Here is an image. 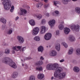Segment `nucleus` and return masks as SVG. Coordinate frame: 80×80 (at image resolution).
<instances>
[{
	"instance_id": "4c0bfd02",
	"label": "nucleus",
	"mask_w": 80,
	"mask_h": 80,
	"mask_svg": "<svg viewBox=\"0 0 80 80\" xmlns=\"http://www.w3.org/2000/svg\"><path fill=\"white\" fill-rule=\"evenodd\" d=\"M14 10V6H12L11 7V9L10 10V12H13Z\"/></svg>"
},
{
	"instance_id": "20e7f679",
	"label": "nucleus",
	"mask_w": 80,
	"mask_h": 80,
	"mask_svg": "<svg viewBox=\"0 0 80 80\" xmlns=\"http://www.w3.org/2000/svg\"><path fill=\"white\" fill-rule=\"evenodd\" d=\"M43 61H42L40 60L38 61L35 63V65H36V66H37L36 68V70H38L39 71H41L42 70V69H43L42 67L38 65H43Z\"/></svg>"
},
{
	"instance_id": "f704fd0d",
	"label": "nucleus",
	"mask_w": 80,
	"mask_h": 80,
	"mask_svg": "<svg viewBox=\"0 0 80 80\" xmlns=\"http://www.w3.org/2000/svg\"><path fill=\"white\" fill-rule=\"evenodd\" d=\"M62 44L63 45L65 48H67V47H68V45L65 42H62Z\"/></svg>"
},
{
	"instance_id": "423d86ee",
	"label": "nucleus",
	"mask_w": 80,
	"mask_h": 80,
	"mask_svg": "<svg viewBox=\"0 0 80 80\" xmlns=\"http://www.w3.org/2000/svg\"><path fill=\"white\" fill-rule=\"evenodd\" d=\"M39 30L40 29L39 28L37 27L34 28L32 32V35H37V34L38 33Z\"/></svg>"
},
{
	"instance_id": "6e6552de",
	"label": "nucleus",
	"mask_w": 80,
	"mask_h": 80,
	"mask_svg": "<svg viewBox=\"0 0 80 80\" xmlns=\"http://www.w3.org/2000/svg\"><path fill=\"white\" fill-rule=\"evenodd\" d=\"M19 43H23L24 42L23 38L20 36H18L17 37Z\"/></svg>"
},
{
	"instance_id": "4be33fe9",
	"label": "nucleus",
	"mask_w": 80,
	"mask_h": 80,
	"mask_svg": "<svg viewBox=\"0 0 80 80\" xmlns=\"http://www.w3.org/2000/svg\"><path fill=\"white\" fill-rule=\"evenodd\" d=\"M38 78L40 80H41L44 78V75L43 74H39L38 76Z\"/></svg>"
},
{
	"instance_id": "393cba45",
	"label": "nucleus",
	"mask_w": 80,
	"mask_h": 80,
	"mask_svg": "<svg viewBox=\"0 0 80 80\" xmlns=\"http://www.w3.org/2000/svg\"><path fill=\"white\" fill-rule=\"evenodd\" d=\"M75 12L77 13L80 14V8L79 7H77L75 9Z\"/></svg>"
},
{
	"instance_id": "8fccbe9b",
	"label": "nucleus",
	"mask_w": 80,
	"mask_h": 80,
	"mask_svg": "<svg viewBox=\"0 0 80 80\" xmlns=\"http://www.w3.org/2000/svg\"><path fill=\"white\" fill-rule=\"evenodd\" d=\"M44 1L45 3H47V2H48V0H44Z\"/></svg>"
},
{
	"instance_id": "f3484780",
	"label": "nucleus",
	"mask_w": 80,
	"mask_h": 80,
	"mask_svg": "<svg viewBox=\"0 0 80 80\" xmlns=\"http://www.w3.org/2000/svg\"><path fill=\"white\" fill-rule=\"evenodd\" d=\"M29 23L31 26L35 25V22L33 19H31L29 21Z\"/></svg>"
},
{
	"instance_id": "37998d69",
	"label": "nucleus",
	"mask_w": 80,
	"mask_h": 80,
	"mask_svg": "<svg viewBox=\"0 0 80 80\" xmlns=\"http://www.w3.org/2000/svg\"><path fill=\"white\" fill-rule=\"evenodd\" d=\"M63 62H65V59H61V60H60V62H61V63Z\"/></svg>"
},
{
	"instance_id": "a19ab883",
	"label": "nucleus",
	"mask_w": 80,
	"mask_h": 80,
	"mask_svg": "<svg viewBox=\"0 0 80 80\" xmlns=\"http://www.w3.org/2000/svg\"><path fill=\"white\" fill-rule=\"evenodd\" d=\"M45 22H46L45 20L43 19L42 20V24H43V23H45Z\"/></svg>"
},
{
	"instance_id": "b1692460",
	"label": "nucleus",
	"mask_w": 80,
	"mask_h": 80,
	"mask_svg": "<svg viewBox=\"0 0 80 80\" xmlns=\"http://www.w3.org/2000/svg\"><path fill=\"white\" fill-rule=\"evenodd\" d=\"M38 52H43V47L42 46H40L38 48Z\"/></svg>"
},
{
	"instance_id": "c9c22d12",
	"label": "nucleus",
	"mask_w": 80,
	"mask_h": 80,
	"mask_svg": "<svg viewBox=\"0 0 80 80\" xmlns=\"http://www.w3.org/2000/svg\"><path fill=\"white\" fill-rule=\"evenodd\" d=\"M32 58L30 57H26L25 59V60H32Z\"/></svg>"
},
{
	"instance_id": "9d476101",
	"label": "nucleus",
	"mask_w": 80,
	"mask_h": 80,
	"mask_svg": "<svg viewBox=\"0 0 80 80\" xmlns=\"http://www.w3.org/2000/svg\"><path fill=\"white\" fill-rule=\"evenodd\" d=\"M41 30L40 32V34H43L45 33L46 30V27L45 26H41L40 28Z\"/></svg>"
},
{
	"instance_id": "cd10ccee",
	"label": "nucleus",
	"mask_w": 80,
	"mask_h": 80,
	"mask_svg": "<svg viewBox=\"0 0 80 80\" xmlns=\"http://www.w3.org/2000/svg\"><path fill=\"white\" fill-rule=\"evenodd\" d=\"M10 50L6 49L5 50L4 53H5V54H6V55H8L9 54H10Z\"/></svg>"
},
{
	"instance_id": "c03bdc74",
	"label": "nucleus",
	"mask_w": 80,
	"mask_h": 80,
	"mask_svg": "<svg viewBox=\"0 0 80 80\" xmlns=\"http://www.w3.org/2000/svg\"><path fill=\"white\" fill-rule=\"evenodd\" d=\"M54 13H56L57 14H58V13H59V12H58V11H55L54 12Z\"/></svg>"
},
{
	"instance_id": "09e8293b",
	"label": "nucleus",
	"mask_w": 80,
	"mask_h": 80,
	"mask_svg": "<svg viewBox=\"0 0 80 80\" xmlns=\"http://www.w3.org/2000/svg\"><path fill=\"white\" fill-rule=\"evenodd\" d=\"M46 16H47V17H49V13H46L45 14Z\"/></svg>"
},
{
	"instance_id": "49530a36",
	"label": "nucleus",
	"mask_w": 80,
	"mask_h": 80,
	"mask_svg": "<svg viewBox=\"0 0 80 80\" xmlns=\"http://www.w3.org/2000/svg\"><path fill=\"white\" fill-rule=\"evenodd\" d=\"M59 30H58L57 31H56V34L58 35H59Z\"/></svg>"
},
{
	"instance_id": "680f3d73",
	"label": "nucleus",
	"mask_w": 80,
	"mask_h": 80,
	"mask_svg": "<svg viewBox=\"0 0 80 80\" xmlns=\"http://www.w3.org/2000/svg\"><path fill=\"white\" fill-rule=\"evenodd\" d=\"M47 48H48V46H47Z\"/></svg>"
},
{
	"instance_id": "a211bd4d",
	"label": "nucleus",
	"mask_w": 80,
	"mask_h": 80,
	"mask_svg": "<svg viewBox=\"0 0 80 80\" xmlns=\"http://www.w3.org/2000/svg\"><path fill=\"white\" fill-rule=\"evenodd\" d=\"M64 23V22L62 21V23L59 25L58 27L60 30H63L64 28V25L63 24Z\"/></svg>"
},
{
	"instance_id": "7c9ffc66",
	"label": "nucleus",
	"mask_w": 80,
	"mask_h": 80,
	"mask_svg": "<svg viewBox=\"0 0 80 80\" xmlns=\"http://www.w3.org/2000/svg\"><path fill=\"white\" fill-rule=\"evenodd\" d=\"M53 3H54V5L55 6H58V5L60 4V2L57 1H54Z\"/></svg>"
},
{
	"instance_id": "bb28decb",
	"label": "nucleus",
	"mask_w": 80,
	"mask_h": 80,
	"mask_svg": "<svg viewBox=\"0 0 80 80\" xmlns=\"http://www.w3.org/2000/svg\"><path fill=\"white\" fill-rule=\"evenodd\" d=\"M34 39L37 42H38L40 40V37L38 36H36L34 38Z\"/></svg>"
},
{
	"instance_id": "ddd939ff",
	"label": "nucleus",
	"mask_w": 80,
	"mask_h": 80,
	"mask_svg": "<svg viewBox=\"0 0 80 80\" xmlns=\"http://www.w3.org/2000/svg\"><path fill=\"white\" fill-rule=\"evenodd\" d=\"M33 16H34V17H36L38 20H40V19H41V18H42V15L39 13L34 14L33 15Z\"/></svg>"
},
{
	"instance_id": "a878e982",
	"label": "nucleus",
	"mask_w": 80,
	"mask_h": 80,
	"mask_svg": "<svg viewBox=\"0 0 80 80\" xmlns=\"http://www.w3.org/2000/svg\"><path fill=\"white\" fill-rule=\"evenodd\" d=\"M73 48H71L69 50L68 54L69 55H71V54L73 53Z\"/></svg>"
},
{
	"instance_id": "5fc2aeb1",
	"label": "nucleus",
	"mask_w": 80,
	"mask_h": 80,
	"mask_svg": "<svg viewBox=\"0 0 80 80\" xmlns=\"http://www.w3.org/2000/svg\"><path fill=\"white\" fill-rule=\"evenodd\" d=\"M72 1H73V2H76L77 1V0H72Z\"/></svg>"
},
{
	"instance_id": "412c9836",
	"label": "nucleus",
	"mask_w": 80,
	"mask_h": 80,
	"mask_svg": "<svg viewBox=\"0 0 80 80\" xmlns=\"http://www.w3.org/2000/svg\"><path fill=\"white\" fill-rule=\"evenodd\" d=\"M73 70L75 72H76V73H78V72H80V69L79 68H78V67L77 66H76L74 68Z\"/></svg>"
},
{
	"instance_id": "5701e85b",
	"label": "nucleus",
	"mask_w": 80,
	"mask_h": 80,
	"mask_svg": "<svg viewBox=\"0 0 80 80\" xmlns=\"http://www.w3.org/2000/svg\"><path fill=\"white\" fill-rule=\"evenodd\" d=\"M18 76V73L17 72H14L13 73L12 75L11 76V77L13 78H15L17 77Z\"/></svg>"
},
{
	"instance_id": "0eeeda50",
	"label": "nucleus",
	"mask_w": 80,
	"mask_h": 80,
	"mask_svg": "<svg viewBox=\"0 0 80 80\" xmlns=\"http://www.w3.org/2000/svg\"><path fill=\"white\" fill-rule=\"evenodd\" d=\"M20 12H18V14L20 15H22V16H25L26 14L27 13V11L25 9H21Z\"/></svg>"
},
{
	"instance_id": "dca6fc26",
	"label": "nucleus",
	"mask_w": 80,
	"mask_h": 80,
	"mask_svg": "<svg viewBox=\"0 0 80 80\" xmlns=\"http://www.w3.org/2000/svg\"><path fill=\"white\" fill-rule=\"evenodd\" d=\"M69 40L70 42H74L75 40V38L73 35H71L69 38Z\"/></svg>"
},
{
	"instance_id": "ea45409f",
	"label": "nucleus",
	"mask_w": 80,
	"mask_h": 80,
	"mask_svg": "<svg viewBox=\"0 0 80 80\" xmlns=\"http://www.w3.org/2000/svg\"><path fill=\"white\" fill-rule=\"evenodd\" d=\"M25 50H26V48L25 47H23L22 48V52H24Z\"/></svg>"
},
{
	"instance_id": "864d4df0",
	"label": "nucleus",
	"mask_w": 80,
	"mask_h": 80,
	"mask_svg": "<svg viewBox=\"0 0 80 80\" xmlns=\"http://www.w3.org/2000/svg\"><path fill=\"white\" fill-rule=\"evenodd\" d=\"M51 80H53V79H55V78H53V77H51Z\"/></svg>"
},
{
	"instance_id": "58836bf2",
	"label": "nucleus",
	"mask_w": 80,
	"mask_h": 80,
	"mask_svg": "<svg viewBox=\"0 0 80 80\" xmlns=\"http://www.w3.org/2000/svg\"><path fill=\"white\" fill-rule=\"evenodd\" d=\"M3 55V51H0V57H2V56Z\"/></svg>"
},
{
	"instance_id": "6ab92c4d",
	"label": "nucleus",
	"mask_w": 80,
	"mask_h": 80,
	"mask_svg": "<svg viewBox=\"0 0 80 80\" xmlns=\"http://www.w3.org/2000/svg\"><path fill=\"white\" fill-rule=\"evenodd\" d=\"M22 47V46H15L13 48V49L15 51H18V50L21 49Z\"/></svg>"
},
{
	"instance_id": "f8f14e48",
	"label": "nucleus",
	"mask_w": 80,
	"mask_h": 80,
	"mask_svg": "<svg viewBox=\"0 0 80 80\" xmlns=\"http://www.w3.org/2000/svg\"><path fill=\"white\" fill-rule=\"evenodd\" d=\"M49 55L51 57H55L57 55V51L55 50L52 51L50 52Z\"/></svg>"
},
{
	"instance_id": "9b49d317",
	"label": "nucleus",
	"mask_w": 80,
	"mask_h": 80,
	"mask_svg": "<svg viewBox=\"0 0 80 80\" xmlns=\"http://www.w3.org/2000/svg\"><path fill=\"white\" fill-rule=\"evenodd\" d=\"M48 23L50 27H53L55 25V21L54 20H50L48 22Z\"/></svg>"
},
{
	"instance_id": "e433bc0d",
	"label": "nucleus",
	"mask_w": 80,
	"mask_h": 80,
	"mask_svg": "<svg viewBox=\"0 0 80 80\" xmlns=\"http://www.w3.org/2000/svg\"><path fill=\"white\" fill-rule=\"evenodd\" d=\"M48 7H50V4H47L44 6V7L45 8H47Z\"/></svg>"
},
{
	"instance_id": "bf43d9fd",
	"label": "nucleus",
	"mask_w": 80,
	"mask_h": 80,
	"mask_svg": "<svg viewBox=\"0 0 80 80\" xmlns=\"http://www.w3.org/2000/svg\"><path fill=\"white\" fill-rule=\"evenodd\" d=\"M3 45H5V43H4V44H3Z\"/></svg>"
},
{
	"instance_id": "c85d7f7f",
	"label": "nucleus",
	"mask_w": 80,
	"mask_h": 80,
	"mask_svg": "<svg viewBox=\"0 0 80 80\" xmlns=\"http://www.w3.org/2000/svg\"><path fill=\"white\" fill-rule=\"evenodd\" d=\"M76 54L77 55H80V48H78L76 50Z\"/></svg>"
},
{
	"instance_id": "de8ad7c7",
	"label": "nucleus",
	"mask_w": 80,
	"mask_h": 80,
	"mask_svg": "<svg viewBox=\"0 0 80 80\" xmlns=\"http://www.w3.org/2000/svg\"><path fill=\"white\" fill-rule=\"evenodd\" d=\"M22 66H23H23H25V67H27V64H25L22 63Z\"/></svg>"
},
{
	"instance_id": "a18cd8bd",
	"label": "nucleus",
	"mask_w": 80,
	"mask_h": 80,
	"mask_svg": "<svg viewBox=\"0 0 80 80\" xmlns=\"http://www.w3.org/2000/svg\"><path fill=\"white\" fill-rule=\"evenodd\" d=\"M40 60H44V58H43L42 56H41L40 58Z\"/></svg>"
},
{
	"instance_id": "4468645a",
	"label": "nucleus",
	"mask_w": 80,
	"mask_h": 80,
	"mask_svg": "<svg viewBox=\"0 0 80 80\" xmlns=\"http://www.w3.org/2000/svg\"><path fill=\"white\" fill-rule=\"evenodd\" d=\"M64 32L65 34L67 35V34H68L69 32H70V29L68 28H66L64 29Z\"/></svg>"
},
{
	"instance_id": "13d9d810",
	"label": "nucleus",
	"mask_w": 80,
	"mask_h": 80,
	"mask_svg": "<svg viewBox=\"0 0 80 80\" xmlns=\"http://www.w3.org/2000/svg\"><path fill=\"white\" fill-rule=\"evenodd\" d=\"M27 19V18H25L24 19V20H26Z\"/></svg>"
},
{
	"instance_id": "473e14b6",
	"label": "nucleus",
	"mask_w": 80,
	"mask_h": 80,
	"mask_svg": "<svg viewBox=\"0 0 80 80\" xmlns=\"http://www.w3.org/2000/svg\"><path fill=\"white\" fill-rule=\"evenodd\" d=\"M12 30L10 29L7 31V33L8 35H11L12 33Z\"/></svg>"
},
{
	"instance_id": "603ef678",
	"label": "nucleus",
	"mask_w": 80,
	"mask_h": 80,
	"mask_svg": "<svg viewBox=\"0 0 80 80\" xmlns=\"http://www.w3.org/2000/svg\"><path fill=\"white\" fill-rule=\"evenodd\" d=\"M18 18H19V17H17L16 18V21L17 20H18Z\"/></svg>"
},
{
	"instance_id": "4d7b16f0",
	"label": "nucleus",
	"mask_w": 80,
	"mask_h": 80,
	"mask_svg": "<svg viewBox=\"0 0 80 80\" xmlns=\"http://www.w3.org/2000/svg\"><path fill=\"white\" fill-rule=\"evenodd\" d=\"M38 0H34V1L35 2H38Z\"/></svg>"
},
{
	"instance_id": "052dcab7",
	"label": "nucleus",
	"mask_w": 80,
	"mask_h": 80,
	"mask_svg": "<svg viewBox=\"0 0 80 80\" xmlns=\"http://www.w3.org/2000/svg\"><path fill=\"white\" fill-rule=\"evenodd\" d=\"M21 61H23V60H22V59H21Z\"/></svg>"
},
{
	"instance_id": "72a5a7b5",
	"label": "nucleus",
	"mask_w": 80,
	"mask_h": 80,
	"mask_svg": "<svg viewBox=\"0 0 80 80\" xmlns=\"http://www.w3.org/2000/svg\"><path fill=\"white\" fill-rule=\"evenodd\" d=\"M35 80V78L33 76H30L29 78V80Z\"/></svg>"
},
{
	"instance_id": "e2e57ef3",
	"label": "nucleus",
	"mask_w": 80,
	"mask_h": 80,
	"mask_svg": "<svg viewBox=\"0 0 80 80\" xmlns=\"http://www.w3.org/2000/svg\"><path fill=\"white\" fill-rule=\"evenodd\" d=\"M2 0L3 1V0Z\"/></svg>"
},
{
	"instance_id": "7ed1b4c3",
	"label": "nucleus",
	"mask_w": 80,
	"mask_h": 80,
	"mask_svg": "<svg viewBox=\"0 0 80 80\" xmlns=\"http://www.w3.org/2000/svg\"><path fill=\"white\" fill-rule=\"evenodd\" d=\"M5 10H9L11 7V2L10 0H7L2 2Z\"/></svg>"
},
{
	"instance_id": "3c124183",
	"label": "nucleus",
	"mask_w": 80,
	"mask_h": 80,
	"mask_svg": "<svg viewBox=\"0 0 80 80\" xmlns=\"http://www.w3.org/2000/svg\"><path fill=\"white\" fill-rule=\"evenodd\" d=\"M73 63H77V61L75 60H73Z\"/></svg>"
},
{
	"instance_id": "79ce46f5",
	"label": "nucleus",
	"mask_w": 80,
	"mask_h": 80,
	"mask_svg": "<svg viewBox=\"0 0 80 80\" xmlns=\"http://www.w3.org/2000/svg\"><path fill=\"white\" fill-rule=\"evenodd\" d=\"M5 25H2V30H4V29H5Z\"/></svg>"
},
{
	"instance_id": "f257e3e1",
	"label": "nucleus",
	"mask_w": 80,
	"mask_h": 80,
	"mask_svg": "<svg viewBox=\"0 0 80 80\" xmlns=\"http://www.w3.org/2000/svg\"><path fill=\"white\" fill-rule=\"evenodd\" d=\"M46 69L48 70H55V71L54 74L55 78H58L59 79H63L65 78L66 72H63V68L61 67H58V64L55 63L54 64H48L46 66Z\"/></svg>"
},
{
	"instance_id": "c756f323",
	"label": "nucleus",
	"mask_w": 80,
	"mask_h": 80,
	"mask_svg": "<svg viewBox=\"0 0 80 80\" xmlns=\"http://www.w3.org/2000/svg\"><path fill=\"white\" fill-rule=\"evenodd\" d=\"M0 20L1 22L2 23H4V24H5L6 22H7V21L4 18H1Z\"/></svg>"
},
{
	"instance_id": "2f4dec72",
	"label": "nucleus",
	"mask_w": 80,
	"mask_h": 80,
	"mask_svg": "<svg viewBox=\"0 0 80 80\" xmlns=\"http://www.w3.org/2000/svg\"><path fill=\"white\" fill-rule=\"evenodd\" d=\"M71 0H62V2L63 4H67V2H69Z\"/></svg>"
},
{
	"instance_id": "39448f33",
	"label": "nucleus",
	"mask_w": 80,
	"mask_h": 80,
	"mask_svg": "<svg viewBox=\"0 0 80 80\" xmlns=\"http://www.w3.org/2000/svg\"><path fill=\"white\" fill-rule=\"evenodd\" d=\"M71 29L74 30L76 32H79L80 26L78 25H73L70 27Z\"/></svg>"
},
{
	"instance_id": "6e6d98bb",
	"label": "nucleus",
	"mask_w": 80,
	"mask_h": 80,
	"mask_svg": "<svg viewBox=\"0 0 80 80\" xmlns=\"http://www.w3.org/2000/svg\"><path fill=\"white\" fill-rule=\"evenodd\" d=\"M12 52L13 53H15V51L13 50L12 51Z\"/></svg>"
},
{
	"instance_id": "f03ea898",
	"label": "nucleus",
	"mask_w": 80,
	"mask_h": 80,
	"mask_svg": "<svg viewBox=\"0 0 80 80\" xmlns=\"http://www.w3.org/2000/svg\"><path fill=\"white\" fill-rule=\"evenodd\" d=\"M4 60L5 61V63H6V64H9V65L13 68H17V65H16V64L11 60H10L9 58H5L4 59Z\"/></svg>"
},
{
	"instance_id": "1a4fd4ad",
	"label": "nucleus",
	"mask_w": 80,
	"mask_h": 80,
	"mask_svg": "<svg viewBox=\"0 0 80 80\" xmlns=\"http://www.w3.org/2000/svg\"><path fill=\"white\" fill-rule=\"evenodd\" d=\"M52 38V34L48 33H46L44 36V38L46 40H49Z\"/></svg>"
},
{
	"instance_id": "aec40b11",
	"label": "nucleus",
	"mask_w": 80,
	"mask_h": 80,
	"mask_svg": "<svg viewBox=\"0 0 80 80\" xmlns=\"http://www.w3.org/2000/svg\"><path fill=\"white\" fill-rule=\"evenodd\" d=\"M55 48L57 51H60V44L59 43H57L55 46Z\"/></svg>"
},
{
	"instance_id": "2eb2a0df",
	"label": "nucleus",
	"mask_w": 80,
	"mask_h": 80,
	"mask_svg": "<svg viewBox=\"0 0 80 80\" xmlns=\"http://www.w3.org/2000/svg\"><path fill=\"white\" fill-rule=\"evenodd\" d=\"M43 5V4L42 2H38L36 4V7L37 8H38V9H40V8H42V6Z\"/></svg>"
}]
</instances>
